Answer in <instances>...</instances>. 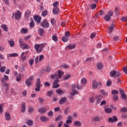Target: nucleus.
Instances as JSON below:
<instances>
[{
	"label": "nucleus",
	"mask_w": 127,
	"mask_h": 127,
	"mask_svg": "<svg viewBox=\"0 0 127 127\" xmlns=\"http://www.w3.org/2000/svg\"><path fill=\"white\" fill-rule=\"evenodd\" d=\"M64 36L68 37V38L70 37V32H69V31L66 32L65 33Z\"/></svg>",
	"instance_id": "nucleus-54"
},
{
	"label": "nucleus",
	"mask_w": 127,
	"mask_h": 127,
	"mask_svg": "<svg viewBox=\"0 0 127 127\" xmlns=\"http://www.w3.org/2000/svg\"><path fill=\"white\" fill-rule=\"evenodd\" d=\"M43 33H44V30L43 28L39 29V35H43Z\"/></svg>",
	"instance_id": "nucleus-32"
},
{
	"label": "nucleus",
	"mask_w": 127,
	"mask_h": 127,
	"mask_svg": "<svg viewBox=\"0 0 127 127\" xmlns=\"http://www.w3.org/2000/svg\"><path fill=\"white\" fill-rule=\"evenodd\" d=\"M93 89H97L98 88V82L96 80H93L92 82Z\"/></svg>",
	"instance_id": "nucleus-20"
},
{
	"label": "nucleus",
	"mask_w": 127,
	"mask_h": 127,
	"mask_svg": "<svg viewBox=\"0 0 127 127\" xmlns=\"http://www.w3.org/2000/svg\"><path fill=\"white\" fill-rule=\"evenodd\" d=\"M42 26L45 28H48L49 27V23L47 22V20H44L42 23Z\"/></svg>",
	"instance_id": "nucleus-11"
},
{
	"label": "nucleus",
	"mask_w": 127,
	"mask_h": 127,
	"mask_svg": "<svg viewBox=\"0 0 127 127\" xmlns=\"http://www.w3.org/2000/svg\"><path fill=\"white\" fill-rule=\"evenodd\" d=\"M14 74L16 77L17 82H19L20 81V78H21V74L17 73V71H14Z\"/></svg>",
	"instance_id": "nucleus-12"
},
{
	"label": "nucleus",
	"mask_w": 127,
	"mask_h": 127,
	"mask_svg": "<svg viewBox=\"0 0 127 127\" xmlns=\"http://www.w3.org/2000/svg\"><path fill=\"white\" fill-rule=\"evenodd\" d=\"M96 7H97V5H96V4H92L91 5V8H92V9H95Z\"/></svg>",
	"instance_id": "nucleus-55"
},
{
	"label": "nucleus",
	"mask_w": 127,
	"mask_h": 127,
	"mask_svg": "<svg viewBox=\"0 0 127 127\" xmlns=\"http://www.w3.org/2000/svg\"><path fill=\"white\" fill-rule=\"evenodd\" d=\"M59 5V2L57 1L54 2L53 4V6H55V7H57V5Z\"/></svg>",
	"instance_id": "nucleus-53"
},
{
	"label": "nucleus",
	"mask_w": 127,
	"mask_h": 127,
	"mask_svg": "<svg viewBox=\"0 0 127 127\" xmlns=\"http://www.w3.org/2000/svg\"><path fill=\"white\" fill-rule=\"evenodd\" d=\"M116 70H112L110 72V76L111 77H116Z\"/></svg>",
	"instance_id": "nucleus-39"
},
{
	"label": "nucleus",
	"mask_w": 127,
	"mask_h": 127,
	"mask_svg": "<svg viewBox=\"0 0 127 127\" xmlns=\"http://www.w3.org/2000/svg\"><path fill=\"white\" fill-rule=\"evenodd\" d=\"M46 112V109H45L43 108H41L39 109V112L40 113V114H44V113H45Z\"/></svg>",
	"instance_id": "nucleus-35"
},
{
	"label": "nucleus",
	"mask_w": 127,
	"mask_h": 127,
	"mask_svg": "<svg viewBox=\"0 0 127 127\" xmlns=\"http://www.w3.org/2000/svg\"><path fill=\"white\" fill-rule=\"evenodd\" d=\"M111 85H112V80H108L106 83V86H107V87H110Z\"/></svg>",
	"instance_id": "nucleus-45"
},
{
	"label": "nucleus",
	"mask_w": 127,
	"mask_h": 127,
	"mask_svg": "<svg viewBox=\"0 0 127 127\" xmlns=\"http://www.w3.org/2000/svg\"><path fill=\"white\" fill-rule=\"evenodd\" d=\"M47 13H48V12L47 10H45L42 13V16H46L47 15Z\"/></svg>",
	"instance_id": "nucleus-46"
},
{
	"label": "nucleus",
	"mask_w": 127,
	"mask_h": 127,
	"mask_svg": "<svg viewBox=\"0 0 127 127\" xmlns=\"http://www.w3.org/2000/svg\"><path fill=\"white\" fill-rule=\"evenodd\" d=\"M118 121V118H117V117L114 116L113 118H111L108 119V122L110 123H114L115 122H117Z\"/></svg>",
	"instance_id": "nucleus-16"
},
{
	"label": "nucleus",
	"mask_w": 127,
	"mask_h": 127,
	"mask_svg": "<svg viewBox=\"0 0 127 127\" xmlns=\"http://www.w3.org/2000/svg\"><path fill=\"white\" fill-rule=\"evenodd\" d=\"M59 12V8H58L57 7H55L53 9V13L54 14H58Z\"/></svg>",
	"instance_id": "nucleus-24"
},
{
	"label": "nucleus",
	"mask_w": 127,
	"mask_h": 127,
	"mask_svg": "<svg viewBox=\"0 0 127 127\" xmlns=\"http://www.w3.org/2000/svg\"><path fill=\"white\" fill-rule=\"evenodd\" d=\"M114 28H115V24H112L109 26L108 29L109 32H112L114 30Z\"/></svg>",
	"instance_id": "nucleus-25"
},
{
	"label": "nucleus",
	"mask_w": 127,
	"mask_h": 127,
	"mask_svg": "<svg viewBox=\"0 0 127 127\" xmlns=\"http://www.w3.org/2000/svg\"><path fill=\"white\" fill-rule=\"evenodd\" d=\"M40 119L43 123H45V122H47V121L49 120V118L43 116H41Z\"/></svg>",
	"instance_id": "nucleus-17"
},
{
	"label": "nucleus",
	"mask_w": 127,
	"mask_h": 127,
	"mask_svg": "<svg viewBox=\"0 0 127 127\" xmlns=\"http://www.w3.org/2000/svg\"><path fill=\"white\" fill-rule=\"evenodd\" d=\"M34 19L35 21H36L38 24L40 23V21H41V17H40V16H34Z\"/></svg>",
	"instance_id": "nucleus-13"
},
{
	"label": "nucleus",
	"mask_w": 127,
	"mask_h": 127,
	"mask_svg": "<svg viewBox=\"0 0 127 127\" xmlns=\"http://www.w3.org/2000/svg\"><path fill=\"white\" fill-rule=\"evenodd\" d=\"M74 125L78 127H80L81 126V122L79 121H75L74 123Z\"/></svg>",
	"instance_id": "nucleus-42"
},
{
	"label": "nucleus",
	"mask_w": 127,
	"mask_h": 127,
	"mask_svg": "<svg viewBox=\"0 0 127 127\" xmlns=\"http://www.w3.org/2000/svg\"><path fill=\"white\" fill-rule=\"evenodd\" d=\"M5 69H6L5 66H2L0 68V71L1 73H4L5 71Z\"/></svg>",
	"instance_id": "nucleus-41"
},
{
	"label": "nucleus",
	"mask_w": 127,
	"mask_h": 127,
	"mask_svg": "<svg viewBox=\"0 0 127 127\" xmlns=\"http://www.w3.org/2000/svg\"><path fill=\"white\" fill-rule=\"evenodd\" d=\"M112 94H113V95H116L117 94H119V91L117 90H113L112 91Z\"/></svg>",
	"instance_id": "nucleus-50"
},
{
	"label": "nucleus",
	"mask_w": 127,
	"mask_h": 127,
	"mask_svg": "<svg viewBox=\"0 0 127 127\" xmlns=\"http://www.w3.org/2000/svg\"><path fill=\"white\" fill-rule=\"evenodd\" d=\"M121 20L122 21H127V17H123Z\"/></svg>",
	"instance_id": "nucleus-61"
},
{
	"label": "nucleus",
	"mask_w": 127,
	"mask_h": 127,
	"mask_svg": "<svg viewBox=\"0 0 127 127\" xmlns=\"http://www.w3.org/2000/svg\"><path fill=\"white\" fill-rule=\"evenodd\" d=\"M102 98H103L102 96H101V95H98L95 97H91L89 98V101L90 103H94V102L96 101L97 104H100V103H101V101H102Z\"/></svg>",
	"instance_id": "nucleus-3"
},
{
	"label": "nucleus",
	"mask_w": 127,
	"mask_h": 127,
	"mask_svg": "<svg viewBox=\"0 0 127 127\" xmlns=\"http://www.w3.org/2000/svg\"><path fill=\"white\" fill-rule=\"evenodd\" d=\"M106 104H107V101L106 100H103L100 104V106L106 105Z\"/></svg>",
	"instance_id": "nucleus-60"
},
{
	"label": "nucleus",
	"mask_w": 127,
	"mask_h": 127,
	"mask_svg": "<svg viewBox=\"0 0 127 127\" xmlns=\"http://www.w3.org/2000/svg\"><path fill=\"white\" fill-rule=\"evenodd\" d=\"M100 93H101V94L104 96H108L109 95L108 92H105V91H104L103 89L100 90Z\"/></svg>",
	"instance_id": "nucleus-36"
},
{
	"label": "nucleus",
	"mask_w": 127,
	"mask_h": 127,
	"mask_svg": "<svg viewBox=\"0 0 127 127\" xmlns=\"http://www.w3.org/2000/svg\"><path fill=\"white\" fill-rule=\"evenodd\" d=\"M25 103H22L21 105V107L22 108L21 112H22V113H24V112H25Z\"/></svg>",
	"instance_id": "nucleus-31"
},
{
	"label": "nucleus",
	"mask_w": 127,
	"mask_h": 127,
	"mask_svg": "<svg viewBox=\"0 0 127 127\" xmlns=\"http://www.w3.org/2000/svg\"><path fill=\"white\" fill-rule=\"evenodd\" d=\"M53 94V92L52 91H48L47 92V95L49 97H51Z\"/></svg>",
	"instance_id": "nucleus-59"
},
{
	"label": "nucleus",
	"mask_w": 127,
	"mask_h": 127,
	"mask_svg": "<svg viewBox=\"0 0 127 127\" xmlns=\"http://www.w3.org/2000/svg\"><path fill=\"white\" fill-rule=\"evenodd\" d=\"M66 101H67V98H66V97H63L61 100H60V105H63L64 103H65Z\"/></svg>",
	"instance_id": "nucleus-19"
},
{
	"label": "nucleus",
	"mask_w": 127,
	"mask_h": 127,
	"mask_svg": "<svg viewBox=\"0 0 127 127\" xmlns=\"http://www.w3.org/2000/svg\"><path fill=\"white\" fill-rule=\"evenodd\" d=\"M52 39L53 41H55V42H57V41H58V38H57V36L56 35H53L52 36Z\"/></svg>",
	"instance_id": "nucleus-28"
},
{
	"label": "nucleus",
	"mask_w": 127,
	"mask_h": 127,
	"mask_svg": "<svg viewBox=\"0 0 127 127\" xmlns=\"http://www.w3.org/2000/svg\"><path fill=\"white\" fill-rule=\"evenodd\" d=\"M25 16L26 18H29V16H30V11L29 10H27L25 12Z\"/></svg>",
	"instance_id": "nucleus-29"
},
{
	"label": "nucleus",
	"mask_w": 127,
	"mask_h": 127,
	"mask_svg": "<svg viewBox=\"0 0 127 127\" xmlns=\"http://www.w3.org/2000/svg\"><path fill=\"white\" fill-rule=\"evenodd\" d=\"M69 39V38H68V37H66V36H64L62 38V41H63V42H67V41H68Z\"/></svg>",
	"instance_id": "nucleus-38"
},
{
	"label": "nucleus",
	"mask_w": 127,
	"mask_h": 127,
	"mask_svg": "<svg viewBox=\"0 0 127 127\" xmlns=\"http://www.w3.org/2000/svg\"><path fill=\"white\" fill-rule=\"evenodd\" d=\"M75 47H76V45L75 44H69L67 46V48H68V49H74Z\"/></svg>",
	"instance_id": "nucleus-27"
},
{
	"label": "nucleus",
	"mask_w": 127,
	"mask_h": 127,
	"mask_svg": "<svg viewBox=\"0 0 127 127\" xmlns=\"http://www.w3.org/2000/svg\"><path fill=\"white\" fill-rule=\"evenodd\" d=\"M3 107V105L2 104H0V113H2V107Z\"/></svg>",
	"instance_id": "nucleus-63"
},
{
	"label": "nucleus",
	"mask_w": 127,
	"mask_h": 127,
	"mask_svg": "<svg viewBox=\"0 0 127 127\" xmlns=\"http://www.w3.org/2000/svg\"><path fill=\"white\" fill-rule=\"evenodd\" d=\"M34 110V108L33 107H30L29 108L28 112H29V113H32V112H33Z\"/></svg>",
	"instance_id": "nucleus-57"
},
{
	"label": "nucleus",
	"mask_w": 127,
	"mask_h": 127,
	"mask_svg": "<svg viewBox=\"0 0 127 127\" xmlns=\"http://www.w3.org/2000/svg\"><path fill=\"white\" fill-rule=\"evenodd\" d=\"M43 47H44V44H35V49L37 53H39L42 52V50L43 49Z\"/></svg>",
	"instance_id": "nucleus-5"
},
{
	"label": "nucleus",
	"mask_w": 127,
	"mask_h": 127,
	"mask_svg": "<svg viewBox=\"0 0 127 127\" xmlns=\"http://www.w3.org/2000/svg\"><path fill=\"white\" fill-rule=\"evenodd\" d=\"M26 54H27V52H23L21 53L20 58H21L22 61H24L26 59Z\"/></svg>",
	"instance_id": "nucleus-15"
},
{
	"label": "nucleus",
	"mask_w": 127,
	"mask_h": 127,
	"mask_svg": "<svg viewBox=\"0 0 127 127\" xmlns=\"http://www.w3.org/2000/svg\"><path fill=\"white\" fill-rule=\"evenodd\" d=\"M34 79V76L31 75L30 77L25 81L26 84L28 87H30L32 83V81Z\"/></svg>",
	"instance_id": "nucleus-8"
},
{
	"label": "nucleus",
	"mask_w": 127,
	"mask_h": 127,
	"mask_svg": "<svg viewBox=\"0 0 127 127\" xmlns=\"http://www.w3.org/2000/svg\"><path fill=\"white\" fill-rule=\"evenodd\" d=\"M35 91H37V92H39L40 91V78L37 79Z\"/></svg>",
	"instance_id": "nucleus-10"
},
{
	"label": "nucleus",
	"mask_w": 127,
	"mask_h": 127,
	"mask_svg": "<svg viewBox=\"0 0 127 127\" xmlns=\"http://www.w3.org/2000/svg\"><path fill=\"white\" fill-rule=\"evenodd\" d=\"M120 94L121 95V98L123 100H126L127 99V95L125 94V92L123 90H120Z\"/></svg>",
	"instance_id": "nucleus-14"
},
{
	"label": "nucleus",
	"mask_w": 127,
	"mask_h": 127,
	"mask_svg": "<svg viewBox=\"0 0 127 127\" xmlns=\"http://www.w3.org/2000/svg\"><path fill=\"white\" fill-rule=\"evenodd\" d=\"M44 86L45 87H49V86H50V83L48 82H46L44 84Z\"/></svg>",
	"instance_id": "nucleus-58"
},
{
	"label": "nucleus",
	"mask_w": 127,
	"mask_h": 127,
	"mask_svg": "<svg viewBox=\"0 0 127 127\" xmlns=\"http://www.w3.org/2000/svg\"><path fill=\"white\" fill-rule=\"evenodd\" d=\"M67 120H66V124L68 125V124H71V123H72V116H68L67 117Z\"/></svg>",
	"instance_id": "nucleus-22"
},
{
	"label": "nucleus",
	"mask_w": 127,
	"mask_h": 127,
	"mask_svg": "<svg viewBox=\"0 0 127 127\" xmlns=\"http://www.w3.org/2000/svg\"><path fill=\"white\" fill-rule=\"evenodd\" d=\"M97 68L99 70H101L103 68V64H97Z\"/></svg>",
	"instance_id": "nucleus-47"
},
{
	"label": "nucleus",
	"mask_w": 127,
	"mask_h": 127,
	"mask_svg": "<svg viewBox=\"0 0 127 127\" xmlns=\"http://www.w3.org/2000/svg\"><path fill=\"white\" fill-rule=\"evenodd\" d=\"M1 28L4 30V31H7V26H6V25L5 24H2L1 25Z\"/></svg>",
	"instance_id": "nucleus-30"
},
{
	"label": "nucleus",
	"mask_w": 127,
	"mask_h": 127,
	"mask_svg": "<svg viewBox=\"0 0 127 127\" xmlns=\"http://www.w3.org/2000/svg\"><path fill=\"white\" fill-rule=\"evenodd\" d=\"M20 47L22 49H29V46L26 44H21Z\"/></svg>",
	"instance_id": "nucleus-18"
},
{
	"label": "nucleus",
	"mask_w": 127,
	"mask_h": 127,
	"mask_svg": "<svg viewBox=\"0 0 127 127\" xmlns=\"http://www.w3.org/2000/svg\"><path fill=\"white\" fill-rule=\"evenodd\" d=\"M105 112L107 114H110L112 113V109L111 108H105Z\"/></svg>",
	"instance_id": "nucleus-37"
},
{
	"label": "nucleus",
	"mask_w": 127,
	"mask_h": 127,
	"mask_svg": "<svg viewBox=\"0 0 127 127\" xmlns=\"http://www.w3.org/2000/svg\"><path fill=\"white\" fill-rule=\"evenodd\" d=\"M8 43H9L10 47H13L14 46V41L13 40L10 39L8 41Z\"/></svg>",
	"instance_id": "nucleus-21"
},
{
	"label": "nucleus",
	"mask_w": 127,
	"mask_h": 127,
	"mask_svg": "<svg viewBox=\"0 0 127 127\" xmlns=\"http://www.w3.org/2000/svg\"><path fill=\"white\" fill-rule=\"evenodd\" d=\"M27 124L28 126H31L32 125H33V122L31 120H28Z\"/></svg>",
	"instance_id": "nucleus-52"
},
{
	"label": "nucleus",
	"mask_w": 127,
	"mask_h": 127,
	"mask_svg": "<svg viewBox=\"0 0 127 127\" xmlns=\"http://www.w3.org/2000/svg\"><path fill=\"white\" fill-rule=\"evenodd\" d=\"M34 62V60L33 59H31L29 60V63L30 66H32V65L33 64Z\"/></svg>",
	"instance_id": "nucleus-51"
},
{
	"label": "nucleus",
	"mask_w": 127,
	"mask_h": 127,
	"mask_svg": "<svg viewBox=\"0 0 127 127\" xmlns=\"http://www.w3.org/2000/svg\"><path fill=\"white\" fill-rule=\"evenodd\" d=\"M5 118L6 121H9L10 120V114H9V113H6L5 114Z\"/></svg>",
	"instance_id": "nucleus-26"
},
{
	"label": "nucleus",
	"mask_w": 127,
	"mask_h": 127,
	"mask_svg": "<svg viewBox=\"0 0 127 127\" xmlns=\"http://www.w3.org/2000/svg\"><path fill=\"white\" fill-rule=\"evenodd\" d=\"M114 15V11L110 10L108 11V14L104 16V19L106 21H110L111 20V17Z\"/></svg>",
	"instance_id": "nucleus-6"
},
{
	"label": "nucleus",
	"mask_w": 127,
	"mask_h": 127,
	"mask_svg": "<svg viewBox=\"0 0 127 127\" xmlns=\"http://www.w3.org/2000/svg\"><path fill=\"white\" fill-rule=\"evenodd\" d=\"M80 83L81 84L80 85L78 83H75L72 85L71 88L72 89V92L70 93V95H71L72 96H75V95H77L78 91L75 90V89L77 88L78 90H81L83 88V87H84V86H86L87 84V79H86V78H82L81 80Z\"/></svg>",
	"instance_id": "nucleus-1"
},
{
	"label": "nucleus",
	"mask_w": 127,
	"mask_h": 127,
	"mask_svg": "<svg viewBox=\"0 0 127 127\" xmlns=\"http://www.w3.org/2000/svg\"><path fill=\"white\" fill-rule=\"evenodd\" d=\"M44 59V56L43 55H40V56H37L35 58V64H38L40 62H41L42 60Z\"/></svg>",
	"instance_id": "nucleus-9"
},
{
	"label": "nucleus",
	"mask_w": 127,
	"mask_h": 127,
	"mask_svg": "<svg viewBox=\"0 0 127 127\" xmlns=\"http://www.w3.org/2000/svg\"><path fill=\"white\" fill-rule=\"evenodd\" d=\"M31 22L29 23L30 27H31V28H33L34 27L35 25V22L33 21V19L32 18H30Z\"/></svg>",
	"instance_id": "nucleus-23"
},
{
	"label": "nucleus",
	"mask_w": 127,
	"mask_h": 127,
	"mask_svg": "<svg viewBox=\"0 0 127 127\" xmlns=\"http://www.w3.org/2000/svg\"><path fill=\"white\" fill-rule=\"evenodd\" d=\"M123 71L124 73H126V74H127V67H124L123 69Z\"/></svg>",
	"instance_id": "nucleus-64"
},
{
	"label": "nucleus",
	"mask_w": 127,
	"mask_h": 127,
	"mask_svg": "<svg viewBox=\"0 0 127 127\" xmlns=\"http://www.w3.org/2000/svg\"><path fill=\"white\" fill-rule=\"evenodd\" d=\"M70 112V109L68 107L66 108L65 110L64 111V114L65 115H68V113Z\"/></svg>",
	"instance_id": "nucleus-40"
},
{
	"label": "nucleus",
	"mask_w": 127,
	"mask_h": 127,
	"mask_svg": "<svg viewBox=\"0 0 127 127\" xmlns=\"http://www.w3.org/2000/svg\"><path fill=\"white\" fill-rule=\"evenodd\" d=\"M48 116L49 117H52L53 116V112L52 111H51L49 112H48Z\"/></svg>",
	"instance_id": "nucleus-56"
},
{
	"label": "nucleus",
	"mask_w": 127,
	"mask_h": 127,
	"mask_svg": "<svg viewBox=\"0 0 127 127\" xmlns=\"http://www.w3.org/2000/svg\"><path fill=\"white\" fill-rule=\"evenodd\" d=\"M0 80L3 86L6 87V90H8L9 85L8 83H6V82H5V81H7L9 80L8 76L5 74L4 75L3 78H1Z\"/></svg>",
	"instance_id": "nucleus-4"
},
{
	"label": "nucleus",
	"mask_w": 127,
	"mask_h": 127,
	"mask_svg": "<svg viewBox=\"0 0 127 127\" xmlns=\"http://www.w3.org/2000/svg\"><path fill=\"white\" fill-rule=\"evenodd\" d=\"M63 75H64V71L59 70L58 71V74L55 73L51 75L52 79H57L56 80H55L54 83L53 84V88H56L59 87L58 82H59V79H61Z\"/></svg>",
	"instance_id": "nucleus-2"
},
{
	"label": "nucleus",
	"mask_w": 127,
	"mask_h": 127,
	"mask_svg": "<svg viewBox=\"0 0 127 127\" xmlns=\"http://www.w3.org/2000/svg\"><path fill=\"white\" fill-rule=\"evenodd\" d=\"M57 94L61 95V94H64L65 93V90H62L61 89H58L56 91Z\"/></svg>",
	"instance_id": "nucleus-34"
},
{
	"label": "nucleus",
	"mask_w": 127,
	"mask_h": 127,
	"mask_svg": "<svg viewBox=\"0 0 127 127\" xmlns=\"http://www.w3.org/2000/svg\"><path fill=\"white\" fill-rule=\"evenodd\" d=\"M92 121H94V122H99L100 121V117L98 116L94 117L92 118Z\"/></svg>",
	"instance_id": "nucleus-33"
},
{
	"label": "nucleus",
	"mask_w": 127,
	"mask_h": 127,
	"mask_svg": "<svg viewBox=\"0 0 127 127\" xmlns=\"http://www.w3.org/2000/svg\"><path fill=\"white\" fill-rule=\"evenodd\" d=\"M70 77H71V75L67 74V75H65L63 77V79H64V80H68V79H69L70 78Z\"/></svg>",
	"instance_id": "nucleus-43"
},
{
	"label": "nucleus",
	"mask_w": 127,
	"mask_h": 127,
	"mask_svg": "<svg viewBox=\"0 0 127 127\" xmlns=\"http://www.w3.org/2000/svg\"><path fill=\"white\" fill-rule=\"evenodd\" d=\"M121 112H122V113H127V107H124V108H121Z\"/></svg>",
	"instance_id": "nucleus-44"
},
{
	"label": "nucleus",
	"mask_w": 127,
	"mask_h": 127,
	"mask_svg": "<svg viewBox=\"0 0 127 127\" xmlns=\"http://www.w3.org/2000/svg\"><path fill=\"white\" fill-rule=\"evenodd\" d=\"M12 17H15L16 20L20 19L21 18V12L20 10H18L15 13H13Z\"/></svg>",
	"instance_id": "nucleus-7"
},
{
	"label": "nucleus",
	"mask_w": 127,
	"mask_h": 127,
	"mask_svg": "<svg viewBox=\"0 0 127 127\" xmlns=\"http://www.w3.org/2000/svg\"><path fill=\"white\" fill-rule=\"evenodd\" d=\"M21 32H22V33H27V32H28V31L27 30V29H24V28H22L21 30Z\"/></svg>",
	"instance_id": "nucleus-48"
},
{
	"label": "nucleus",
	"mask_w": 127,
	"mask_h": 127,
	"mask_svg": "<svg viewBox=\"0 0 127 127\" xmlns=\"http://www.w3.org/2000/svg\"><path fill=\"white\" fill-rule=\"evenodd\" d=\"M62 118V115H59L57 117L55 118V121H60V120H61Z\"/></svg>",
	"instance_id": "nucleus-49"
},
{
	"label": "nucleus",
	"mask_w": 127,
	"mask_h": 127,
	"mask_svg": "<svg viewBox=\"0 0 127 127\" xmlns=\"http://www.w3.org/2000/svg\"><path fill=\"white\" fill-rule=\"evenodd\" d=\"M50 70H51V67L50 66H48L46 67V72H49Z\"/></svg>",
	"instance_id": "nucleus-62"
}]
</instances>
